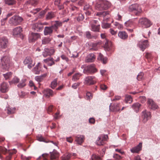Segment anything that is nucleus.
<instances>
[{
    "label": "nucleus",
    "instance_id": "f257e3e1",
    "mask_svg": "<svg viewBox=\"0 0 160 160\" xmlns=\"http://www.w3.org/2000/svg\"><path fill=\"white\" fill-rule=\"evenodd\" d=\"M58 153L56 151L54 150L52 152H50V156L47 154H43L42 156H40L37 160L42 159L43 160H58Z\"/></svg>",
    "mask_w": 160,
    "mask_h": 160
},
{
    "label": "nucleus",
    "instance_id": "f03ea898",
    "mask_svg": "<svg viewBox=\"0 0 160 160\" xmlns=\"http://www.w3.org/2000/svg\"><path fill=\"white\" fill-rule=\"evenodd\" d=\"M111 6L110 3L108 1L100 0L96 4L95 7L99 10L107 9Z\"/></svg>",
    "mask_w": 160,
    "mask_h": 160
},
{
    "label": "nucleus",
    "instance_id": "7ed1b4c3",
    "mask_svg": "<svg viewBox=\"0 0 160 160\" xmlns=\"http://www.w3.org/2000/svg\"><path fill=\"white\" fill-rule=\"evenodd\" d=\"M2 62V68L4 70H8L10 63V59L8 56L3 57L1 59Z\"/></svg>",
    "mask_w": 160,
    "mask_h": 160
},
{
    "label": "nucleus",
    "instance_id": "20e7f679",
    "mask_svg": "<svg viewBox=\"0 0 160 160\" xmlns=\"http://www.w3.org/2000/svg\"><path fill=\"white\" fill-rule=\"evenodd\" d=\"M23 20V18L18 15H15L11 18L9 22L14 25H17L20 24Z\"/></svg>",
    "mask_w": 160,
    "mask_h": 160
},
{
    "label": "nucleus",
    "instance_id": "39448f33",
    "mask_svg": "<svg viewBox=\"0 0 160 160\" xmlns=\"http://www.w3.org/2000/svg\"><path fill=\"white\" fill-rule=\"evenodd\" d=\"M130 11H134L136 15H138L142 12L141 7L137 4H134L131 5L129 8Z\"/></svg>",
    "mask_w": 160,
    "mask_h": 160
},
{
    "label": "nucleus",
    "instance_id": "423d86ee",
    "mask_svg": "<svg viewBox=\"0 0 160 160\" xmlns=\"http://www.w3.org/2000/svg\"><path fill=\"white\" fill-rule=\"evenodd\" d=\"M139 23L143 27L148 28L152 25V23L151 21L146 18H142L139 19Z\"/></svg>",
    "mask_w": 160,
    "mask_h": 160
},
{
    "label": "nucleus",
    "instance_id": "0eeeda50",
    "mask_svg": "<svg viewBox=\"0 0 160 160\" xmlns=\"http://www.w3.org/2000/svg\"><path fill=\"white\" fill-rule=\"evenodd\" d=\"M96 82V79L95 77L89 76L85 78L84 83L85 84L89 85L94 84Z\"/></svg>",
    "mask_w": 160,
    "mask_h": 160
},
{
    "label": "nucleus",
    "instance_id": "6e6552de",
    "mask_svg": "<svg viewBox=\"0 0 160 160\" xmlns=\"http://www.w3.org/2000/svg\"><path fill=\"white\" fill-rule=\"evenodd\" d=\"M97 71V70L95 67L94 64H92L85 67L84 69V72L85 73H94Z\"/></svg>",
    "mask_w": 160,
    "mask_h": 160
},
{
    "label": "nucleus",
    "instance_id": "1a4fd4ad",
    "mask_svg": "<svg viewBox=\"0 0 160 160\" xmlns=\"http://www.w3.org/2000/svg\"><path fill=\"white\" fill-rule=\"evenodd\" d=\"M41 34L39 33L31 32L28 38L30 42H34L38 39L41 38Z\"/></svg>",
    "mask_w": 160,
    "mask_h": 160
},
{
    "label": "nucleus",
    "instance_id": "9d476101",
    "mask_svg": "<svg viewBox=\"0 0 160 160\" xmlns=\"http://www.w3.org/2000/svg\"><path fill=\"white\" fill-rule=\"evenodd\" d=\"M23 63L29 69L32 68L35 64V63L33 62L32 58L29 57L26 58L23 61Z\"/></svg>",
    "mask_w": 160,
    "mask_h": 160
},
{
    "label": "nucleus",
    "instance_id": "9b49d317",
    "mask_svg": "<svg viewBox=\"0 0 160 160\" xmlns=\"http://www.w3.org/2000/svg\"><path fill=\"white\" fill-rule=\"evenodd\" d=\"M108 138L107 135L100 136L96 141V143L98 145H102L104 143V141H106Z\"/></svg>",
    "mask_w": 160,
    "mask_h": 160
},
{
    "label": "nucleus",
    "instance_id": "f8f14e48",
    "mask_svg": "<svg viewBox=\"0 0 160 160\" xmlns=\"http://www.w3.org/2000/svg\"><path fill=\"white\" fill-rule=\"evenodd\" d=\"M109 12L105 11L98 12L96 15L100 17H103V20L108 21V18L110 17Z\"/></svg>",
    "mask_w": 160,
    "mask_h": 160
},
{
    "label": "nucleus",
    "instance_id": "ddd939ff",
    "mask_svg": "<svg viewBox=\"0 0 160 160\" xmlns=\"http://www.w3.org/2000/svg\"><path fill=\"white\" fill-rule=\"evenodd\" d=\"M8 43V39L6 37L0 38V49L6 48Z\"/></svg>",
    "mask_w": 160,
    "mask_h": 160
},
{
    "label": "nucleus",
    "instance_id": "4468645a",
    "mask_svg": "<svg viewBox=\"0 0 160 160\" xmlns=\"http://www.w3.org/2000/svg\"><path fill=\"white\" fill-rule=\"evenodd\" d=\"M138 47L141 50L144 51V50L148 47L149 44L148 40H145L143 41H140L138 44Z\"/></svg>",
    "mask_w": 160,
    "mask_h": 160
},
{
    "label": "nucleus",
    "instance_id": "2eb2a0df",
    "mask_svg": "<svg viewBox=\"0 0 160 160\" xmlns=\"http://www.w3.org/2000/svg\"><path fill=\"white\" fill-rule=\"evenodd\" d=\"M9 90V85L7 83L3 82L0 84V92L3 93L7 92Z\"/></svg>",
    "mask_w": 160,
    "mask_h": 160
},
{
    "label": "nucleus",
    "instance_id": "dca6fc26",
    "mask_svg": "<svg viewBox=\"0 0 160 160\" xmlns=\"http://www.w3.org/2000/svg\"><path fill=\"white\" fill-rule=\"evenodd\" d=\"M43 24L40 23H37L32 25V29L35 31L40 32L42 30Z\"/></svg>",
    "mask_w": 160,
    "mask_h": 160
},
{
    "label": "nucleus",
    "instance_id": "f3484780",
    "mask_svg": "<svg viewBox=\"0 0 160 160\" xmlns=\"http://www.w3.org/2000/svg\"><path fill=\"white\" fill-rule=\"evenodd\" d=\"M53 30H54L52 26L50 27H45L44 30V34L45 36L50 35L52 34Z\"/></svg>",
    "mask_w": 160,
    "mask_h": 160
},
{
    "label": "nucleus",
    "instance_id": "a211bd4d",
    "mask_svg": "<svg viewBox=\"0 0 160 160\" xmlns=\"http://www.w3.org/2000/svg\"><path fill=\"white\" fill-rule=\"evenodd\" d=\"M120 104H114L113 105L111 104L109 106V109L111 111L117 112L120 110Z\"/></svg>",
    "mask_w": 160,
    "mask_h": 160
},
{
    "label": "nucleus",
    "instance_id": "6ab92c4d",
    "mask_svg": "<svg viewBox=\"0 0 160 160\" xmlns=\"http://www.w3.org/2000/svg\"><path fill=\"white\" fill-rule=\"evenodd\" d=\"M142 117L143 118V121L145 122L150 118L151 114L150 112H148L146 110L142 112Z\"/></svg>",
    "mask_w": 160,
    "mask_h": 160
},
{
    "label": "nucleus",
    "instance_id": "aec40b11",
    "mask_svg": "<svg viewBox=\"0 0 160 160\" xmlns=\"http://www.w3.org/2000/svg\"><path fill=\"white\" fill-rule=\"evenodd\" d=\"M148 104L149 108L155 110L158 108V106L152 99H149L148 101Z\"/></svg>",
    "mask_w": 160,
    "mask_h": 160
},
{
    "label": "nucleus",
    "instance_id": "412c9836",
    "mask_svg": "<svg viewBox=\"0 0 160 160\" xmlns=\"http://www.w3.org/2000/svg\"><path fill=\"white\" fill-rule=\"evenodd\" d=\"M142 146V143L140 142L138 145L134 148H133L130 150L131 152L132 153H138L141 150Z\"/></svg>",
    "mask_w": 160,
    "mask_h": 160
},
{
    "label": "nucleus",
    "instance_id": "4be33fe9",
    "mask_svg": "<svg viewBox=\"0 0 160 160\" xmlns=\"http://www.w3.org/2000/svg\"><path fill=\"white\" fill-rule=\"evenodd\" d=\"M44 62L47 63L48 66H51L55 64L54 60L53 58L49 57L46 59L43 60Z\"/></svg>",
    "mask_w": 160,
    "mask_h": 160
},
{
    "label": "nucleus",
    "instance_id": "5701e85b",
    "mask_svg": "<svg viewBox=\"0 0 160 160\" xmlns=\"http://www.w3.org/2000/svg\"><path fill=\"white\" fill-rule=\"evenodd\" d=\"M95 59V56L93 53L89 54L86 58L85 61L86 62H92Z\"/></svg>",
    "mask_w": 160,
    "mask_h": 160
},
{
    "label": "nucleus",
    "instance_id": "b1692460",
    "mask_svg": "<svg viewBox=\"0 0 160 160\" xmlns=\"http://www.w3.org/2000/svg\"><path fill=\"white\" fill-rule=\"evenodd\" d=\"M54 22L55 23L52 25V26L53 30L55 31H57L58 28L62 26V22L58 21H55Z\"/></svg>",
    "mask_w": 160,
    "mask_h": 160
},
{
    "label": "nucleus",
    "instance_id": "393cba45",
    "mask_svg": "<svg viewBox=\"0 0 160 160\" xmlns=\"http://www.w3.org/2000/svg\"><path fill=\"white\" fill-rule=\"evenodd\" d=\"M44 95L47 97H49L52 96L54 93L53 91L49 88H47L44 90Z\"/></svg>",
    "mask_w": 160,
    "mask_h": 160
},
{
    "label": "nucleus",
    "instance_id": "a878e982",
    "mask_svg": "<svg viewBox=\"0 0 160 160\" xmlns=\"http://www.w3.org/2000/svg\"><path fill=\"white\" fill-rule=\"evenodd\" d=\"M22 31V28L21 27L19 26L16 27L13 30V33L14 35H20Z\"/></svg>",
    "mask_w": 160,
    "mask_h": 160
},
{
    "label": "nucleus",
    "instance_id": "bb28decb",
    "mask_svg": "<svg viewBox=\"0 0 160 160\" xmlns=\"http://www.w3.org/2000/svg\"><path fill=\"white\" fill-rule=\"evenodd\" d=\"M118 37L121 39H125L128 37L127 33L124 31H120L118 34Z\"/></svg>",
    "mask_w": 160,
    "mask_h": 160
},
{
    "label": "nucleus",
    "instance_id": "cd10ccee",
    "mask_svg": "<svg viewBox=\"0 0 160 160\" xmlns=\"http://www.w3.org/2000/svg\"><path fill=\"white\" fill-rule=\"evenodd\" d=\"M76 141L79 144H81L84 141V137L83 136L78 135L76 137Z\"/></svg>",
    "mask_w": 160,
    "mask_h": 160
},
{
    "label": "nucleus",
    "instance_id": "c85d7f7f",
    "mask_svg": "<svg viewBox=\"0 0 160 160\" xmlns=\"http://www.w3.org/2000/svg\"><path fill=\"white\" fill-rule=\"evenodd\" d=\"M91 30L94 32H99V31L100 28V25H96L94 24L91 25Z\"/></svg>",
    "mask_w": 160,
    "mask_h": 160
},
{
    "label": "nucleus",
    "instance_id": "c756f323",
    "mask_svg": "<svg viewBox=\"0 0 160 160\" xmlns=\"http://www.w3.org/2000/svg\"><path fill=\"white\" fill-rule=\"evenodd\" d=\"M40 63H38V65H37L33 69V72L36 74H39L40 71Z\"/></svg>",
    "mask_w": 160,
    "mask_h": 160
},
{
    "label": "nucleus",
    "instance_id": "7c9ffc66",
    "mask_svg": "<svg viewBox=\"0 0 160 160\" xmlns=\"http://www.w3.org/2000/svg\"><path fill=\"white\" fill-rule=\"evenodd\" d=\"M51 41V39L49 38L44 37L42 40V45H46L48 44Z\"/></svg>",
    "mask_w": 160,
    "mask_h": 160
},
{
    "label": "nucleus",
    "instance_id": "2f4dec72",
    "mask_svg": "<svg viewBox=\"0 0 160 160\" xmlns=\"http://www.w3.org/2000/svg\"><path fill=\"white\" fill-rule=\"evenodd\" d=\"M72 154L68 153L63 155L61 158L62 160H70Z\"/></svg>",
    "mask_w": 160,
    "mask_h": 160
},
{
    "label": "nucleus",
    "instance_id": "473e14b6",
    "mask_svg": "<svg viewBox=\"0 0 160 160\" xmlns=\"http://www.w3.org/2000/svg\"><path fill=\"white\" fill-rule=\"evenodd\" d=\"M98 59L104 64L107 62V58H104L103 55L101 53L99 54Z\"/></svg>",
    "mask_w": 160,
    "mask_h": 160
},
{
    "label": "nucleus",
    "instance_id": "72a5a7b5",
    "mask_svg": "<svg viewBox=\"0 0 160 160\" xmlns=\"http://www.w3.org/2000/svg\"><path fill=\"white\" fill-rule=\"evenodd\" d=\"M141 105L138 103H134L132 106V108L135 110L136 112H138Z\"/></svg>",
    "mask_w": 160,
    "mask_h": 160
},
{
    "label": "nucleus",
    "instance_id": "f704fd0d",
    "mask_svg": "<svg viewBox=\"0 0 160 160\" xmlns=\"http://www.w3.org/2000/svg\"><path fill=\"white\" fill-rule=\"evenodd\" d=\"M26 79H23L21 82L18 85V87L20 88H22L26 86Z\"/></svg>",
    "mask_w": 160,
    "mask_h": 160
},
{
    "label": "nucleus",
    "instance_id": "c9c22d12",
    "mask_svg": "<svg viewBox=\"0 0 160 160\" xmlns=\"http://www.w3.org/2000/svg\"><path fill=\"white\" fill-rule=\"evenodd\" d=\"M7 110V113L8 114H12L15 112L16 110V108L8 107Z\"/></svg>",
    "mask_w": 160,
    "mask_h": 160
},
{
    "label": "nucleus",
    "instance_id": "e433bc0d",
    "mask_svg": "<svg viewBox=\"0 0 160 160\" xmlns=\"http://www.w3.org/2000/svg\"><path fill=\"white\" fill-rule=\"evenodd\" d=\"M57 78L54 79L51 83V88L54 89L57 86Z\"/></svg>",
    "mask_w": 160,
    "mask_h": 160
},
{
    "label": "nucleus",
    "instance_id": "4c0bfd02",
    "mask_svg": "<svg viewBox=\"0 0 160 160\" xmlns=\"http://www.w3.org/2000/svg\"><path fill=\"white\" fill-rule=\"evenodd\" d=\"M81 75L82 74L80 73H76L73 75L72 80L74 81L78 80Z\"/></svg>",
    "mask_w": 160,
    "mask_h": 160
},
{
    "label": "nucleus",
    "instance_id": "58836bf2",
    "mask_svg": "<svg viewBox=\"0 0 160 160\" xmlns=\"http://www.w3.org/2000/svg\"><path fill=\"white\" fill-rule=\"evenodd\" d=\"M55 17L54 13L53 12H49L46 15L47 19H50Z\"/></svg>",
    "mask_w": 160,
    "mask_h": 160
},
{
    "label": "nucleus",
    "instance_id": "ea45409f",
    "mask_svg": "<svg viewBox=\"0 0 160 160\" xmlns=\"http://www.w3.org/2000/svg\"><path fill=\"white\" fill-rule=\"evenodd\" d=\"M3 76L5 79L7 80L9 79L11 77L12 73L10 72H8L6 74H3Z\"/></svg>",
    "mask_w": 160,
    "mask_h": 160
},
{
    "label": "nucleus",
    "instance_id": "a19ab883",
    "mask_svg": "<svg viewBox=\"0 0 160 160\" xmlns=\"http://www.w3.org/2000/svg\"><path fill=\"white\" fill-rule=\"evenodd\" d=\"M37 139L40 142H47L46 139L40 135H38L37 136Z\"/></svg>",
    "mask_w": 160,
    "mask_h": 160
},
{
    "label": "nucleus",
    "instance_id": "79ce46f5",
    "mask_svg": "<svg viewBox=\"0 0 160 160\" xmlns=\"http://www.w3.org/2000/svg\"><path fill=\"white\" fill-rule=\"evenodd\" d=\"M49 52V49L45 48L44 51L42 53V55L44 57H46L48 56H50V54Z\"/></svg>",
    "mask_w": 160,
    "mask_h": 160
},
{
    "label": "nucleus",
    "instance_id": "37998d69",
    "mask_svg": "<svg viewBox=\"0 0 160 160\" xmlns=\"http://www.w3.org/2000/svg\"><path fill=\"white\" fill-rule=\"evenodd\" d=\"M145 58L148 60H151L153 58V55L151 53L146 52L145 55Z\"/></svg>",
    "mask_w": 160,
    "mask_h": 160
},
{
    "label": "nucleus",
    "instance_id": "c03bdc74",
    "mask_svg": "<svg viewBox=\"0 0 160 160\" xmlns=\"http://www.w3.org/2000/svg\"><path fill=\"white\" fill-rule=\"evenodd\" d=\"M125 101L126 103H130L132 102V99L130 96H126L125 98Z\"/></svg>",
    "mask_w": 160,
    "mask_h": 160
},
{
    "label": "nucleus",
    "instance_id": "a18cd8bd",
    "mask_svg": "<svg viewBox=\"0 0 160 160\" xmlns=\"http://www.w3.org/2000/svg\"><path fill=\"white\" fill-rule=\"evenodd\" d=\"M26 3L27 4L35 5L37 4V2L35 0H28L27 1Z\"/></svg>",
    "mask_w": 160,
    "mask_h": 160
},
{
    "label": "nucleus",
    "instance_id": "49530a36",
    "mask_svg": "<svg viewBox=\"0 0 160 160\" xmlns=\"http://www.w3.org/2000/svg\"><path fill=\"white\" fill-rule=\"evenodd\" d=\"M125 24L126 27H132L134 26L133 22L130 20L127 21L125 23Z\"/></svg>",
    "mask_w": 160,
    "mask_h": 160
},
{
    "label": "nucleus",
    "instance_id": "de8ad7c7",
    "mask_svg": "<svg viewBox=\"0 0 160 160\" xmlns=\"http://www.w3.org/2000/svg\"><path fill=\"white\" fill-rule=\"evenodd\" d=\"M92 160H101V159L96 154H93L91 157Z\"/></svg>",
    "mask_w": 160,
    "mask_h": 160
},
{
    "label": "nucleus",
    "instance_id": "09e8293b",
    "mask_svg": "<svg viewBox=\"0 0 160 160\" xmlns=\"http://www.w3.org/2000/svg\"><path fill=\"white\" fill-rule=\"evenodd\" d=\"M6 3L8 5L14 4L16 2L15 0H6Z\"/></svg>",
    "mask_w": 160,
    "mask_h": 160
},
{
    "label": "nucleus",
    "instance_id": "8fccbe9b",
    "mask_svg": "<svg viewBox=\"0 0 160 160\" xmlns=\"http://www.w3.org/2000/svg\"><path fill=\"white\" fill-rule=\"evenodd\" d=\"M85 35L86 37L88 39L92 38L94 36H92L89 31H87L85 32Z\"/></svg>",
    "mask_w": 160,
    "mask_h": 160
},
{
    "label": "nucleus",
    "instance_id": "3c124183",
    "mask_svg": "<svg viewBox=\"0 0 160 160\" xmlns=\"http://www.w3.org/2000/svg\"><path fill=\"white\" fill-rule=\"evenodd\" d=\"M19 79L17 77H15L12 79L11 82L13 83H17L19 82Z\"/></svg>",
    "mask_w": 160,
    "mask_h": 160
},
{
    "label": "nucleus",
    "instance_id": "603ef678",
    "mask_svg": "<svg viewBox=\"0 0 160 160\" xmlns=\"http://www.w3.org/2000/svg\"><path fill=\"white\" fill-rule=\"evenodd\" d=\"M7 149L5 148L2 146L0 147V153L5 154L7 152Z\"/></svg>",
    "mask_w": 160,
    "mask_h": 160
},
{
    "label": "nucleus",
    "instance_id": "864d4df0",
    "mask_svg": "<svg viewBox=\"0 0 160 160\" xmlns=\"http://www.w3.org/2000/svg\"><path fill=\"white\" fill-rule=\"evenodd\" d=\"M110 24L108 23H102V27L103 28H107L110 27Z\"/></svg>",
    "mask_w": 160,
    "mask_h": 160
},
{
    "label": "nucleus",
    "instance_id": "5fc2aeb1",
    "mask_svg": "<svg viewBox=\"0 0 160 160\" xmlns=\"http://www.w3.org/2000/svg\"><path fill=\"white\" fill-rule=\"evenodd\" d=\"M113 158L116 160H120L122 158V157L117 154H114Z\"/></svg>",
    "mask_w": 160,
    "mask_h": 160
},
{
    "label": "nucleus",
    "instance_id": "6e6d98bb",
    "mask_svg": "<svg viewBox=\"0 0 160 160\" xmlns=\"http://www.w3.org/2000/svg\"><path fill=\"white\" fill-rule=\"evenodd\" d=\"M84 18V17L82 14L80 13L78 15V17L77 18V20L78 21H82Z\"/></svg>",
    "mask_w": 160,
    "mask_h": 160
},
{
    "label": "nucleus",
    "instance_id": "4d7b16f0",
    "mask_svg": "<svg viewBox=\"0 0 160 160\" xmlns=\"http://www.w3.org/2000/svg\"><path fill=\"white\" fill-rule=\"evenodd\" d=\"M46 13V11L45 10H43L41 11L39 13V16L38 17L39 18H41L43 17L44 15Z\"/></svg>",
    "mask_w": 160,
    "mask_h": 160
},
{
    "label": "nucleus",
    "instance_id": "13d9d810",
    "mask_svg": "<svg viewBox=\"0 0 160 160\" xmlns=\"http://www.w3.org/2000/svg\"><path fill=\"white\" fill-rule=\"evenodd\" d=\"M58 9L59 10H63L64 8V6L63 4H60V1L59 2V4L58 5Z\"/></svg>",
    "mask_w": 160,
    "mask_h": 160
},
{
    "label": "nucleus",
    "instance_id": "bf43d9fd",
    "mask_svg": "<svg viewBox=\"0 0 160 160\" xmlns=\"http://www.w3.org/2000/svg\"><path fill=\"white\" fill-rule=\"evenodd\" d=\"M29 85L31 87H33L34 90H36L37 88L34 85L33 82L32 81H30L29 82Z\"/></svg>",
    "mask_w": 160,
    "mask_h": 160
},
{
    "label": "nucleus",
    "instance_id": "052dcab7",
    "mask_svg": "<svg viewBox=\"0 0 160 160\" xmlns=\"http://www.w3.org/2000/svg\"><path fill=\"white\" fill-rule=\"evenodd\" d=\"M109 32L112 35H115L117 33V31H115L112 28H110L109 29Z\"/></svg>",
    "mask_w": 160,
    "mask_h": 160
},
{
    "label": "nucleus",
    "instance_id": "680f3d73",
    "mask_svg": "<svg viewBox=\"0 0 160 160\" xmlns=\"http://www.w3.org/2000/svg\"><path fill=\"white\" fill-rule=\"evenodd\" d=\"M42 78L40 76H37L35 77V79L36 81L38 82H40L42 81L43 80Z\"/></svg>",
    "mask_w": 160,
    "mask_h": 160
},
{
    "label": "nucleus",
    "instance_id": "e2e57ef3",
    "mask_svg": "<svg viewBox=\"0 0 160 160\" xmlns=\"http://www.w3.org/2000/svg\"><path fill=\"white\" fill-rule=\"evenodd\" d=\"M15 12L13 11H12L9 12L7 15V18H5L4 19L6 20L7 18L12 16L13 15Z\"/></svg>",
    "mask_w": 160,
    "mask_h": 160
},
{
    "label": "nucleus",
    "instance_id": "0e129e2a",
    "mask_svg": "<svg viewBox=\"0 0 160 160\" xmlns=\"http://www.w3.org/2000/svg\"><path fill=\"white\" fill-rule=\"evenodd\" d=\"M15 12L13 11H12L9 12L7 15V18H5L4 19L6 20L7 18L12 16L13 15Z\"/></svg>",
    "mask_w": 160,
    "mask_h": 160
},
{
    "label": "nucleus",
    "instance_id": "69168bd1",
    "mask_svg": "<svg viewBox=\"0 0 160 160\" xmlns=\"http://www.w3.org/2000/svg\"><path fill=\"white\" fill-rule=\"evenodd\" d=\"M143 73H141L137 76V78L138 81L141 80L143 78Z\"/></svg>",
    "mask_w": 160,
    "mask_h": 160
},
{
    "label": "nucleus",
    "instance_id": "338daca9",
    "mask_svg": "<svg viewBox=\"0 0 160 160\" xmlns=\"http://www.w3.org/2000/svg\"><path fill=\"white\" fill-rule=\"evenodd\" d=\"M80 83H75L72 86V87L74 89H76L80 85Z\"/></svg>",
    "mask_w": 160,
    "mask_h": 160
},
{
    "label": "nucleus",
    "instance_id": "774afa93",
    "mask_svg": "<svg viewBox=\"0 0 160 160\" xmlns=\"http://www.w3.org/2000/svg\"><path fill=\"white\" fill-rule=\"evenodd\" d=\"M40 10V9L39 8H37L34 9H33L32 11H31V12L35 14L37 13Z\"/></svg>",
    "mask_w": 160,
    "mask_h": 160
}]
</instances>
